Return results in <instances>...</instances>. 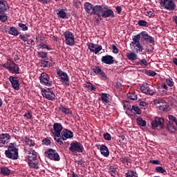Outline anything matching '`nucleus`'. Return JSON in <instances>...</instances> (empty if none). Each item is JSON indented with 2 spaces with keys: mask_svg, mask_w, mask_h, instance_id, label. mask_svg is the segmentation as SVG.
Instances as JSON below:
<instances>
[{
  "mask_svg": "<svg viewBox=\"0 0 177 177\" xmlns=\"http://www.w3.org/2000/svg\"><path fill=\"white\" fill-rule=\"evenodd\" d=\"M62 131H63V126L60 123H55L53 124V129L52 130V133L54 136L55 140L57 142V143L60 146H63L64 143L62 140H60Z\"/></svg>",
  "mask_w": 177,
  "mask_h": 177,
  "instance_id": "1",
  "label": "nucleus"
},
{
  "mask_svg": "<svg viewBox=\"0 0 177 177\" xmlns=\"http://www.w3.org/2000/svg\"><path fill=\"white\" fill-rule=\"evenodd\" d=\"M5 156L10 160H17L19 158V149L13 143H10L8 147V150L5 151Z\"/></svg>",
  "mask_w": 177,
  "mask_h": 177,
  "instance_id": "2",
  "label": "nucleus"
},
{
  "mask_svg": "<svg viewBox=\"0 0 177 177\" xmlns=\"http://www.w3.org/2000/svg\"><path fill=\"white\" fill-rule=\"evenodd\" d=\"M8 2L5 0H0V21L5 23L8 20V16L4 15L8 10Z\"/></svg>",
  "mask_w": 177,
  "mask_h": 177,
  "instance_id": "3",
  "label": "nucleus"
},
{
  "mask_svg": "<svg viewBox=\"0 0 177 177\" xmlns=\"http://www.w3.org/2000/svg\"><path fill=\"white\" fill-rule=\"evenodd\" d=\"M45 156L52 161H60V156H59L57 151L53 149H47L45 151Z\"/></svg>",
  "mask_w": 177,
  "mask_h": 177,
  "instance_id": "4",
  "label": "nucleus"
},
{
  "mask_svg": "<svg viewBox=\"0 0 177 177\" xmlns=\"http://www.w3.org/2000/svg\"><path fill=\"white\" fill-rule=\"evenodd\" d=\"M140 90L143 93L149 95V96H153V95L156 93V88L147 83L142 84L140 87Z\"/></svg>",
  "mask_w": 177,
  "mask_h": 177,
  "instance_id": "5",
  "label": "nucleus"
},
{
  "mask_svg": "<svg viewBox=\"0 0 177 177\" xmlns=\"http://www.w3.org/2000/svg\"><path fill=\"white\" fill-rule=\"evenodd\" d=\"M63 35L65 38V42L66 45L73 46L75 44V39H74V34L70 31H66L63 32Z\"/></svg>",
  "mask_w": 177,
  "mask_h": 177,
  "instance_id": "6",
  "label": "nucleus"
},
{
  "mask_svg": "<svg viewBox=\"0 0 177 177\" xmlns=\"http://www.w3.org/2000/svg\"><path fill=\"white\" fill-rule=\"evenodd\" d=\"M152 129H157L158 127H160V129H164L165 128V124H164V118L156 117L151 123Z\"/></svg>",
  "mask_w": 177,
  "mask_h": 177,
  "instance_id": "7",
  "label": "nucleus"
},
{
  "mask_svg": "<svg viewBox=\"0 0 177 177\" xmlns=\"http://www.w3.org/2000/svg\"><path fill=\"white\" fill-rule=\"evenodd\" d=\"M160 5L167 10H175V8H176V4H175L174 0H161Z\"/></svg>",
  "mask_w": 177,
  "mask_h": 177,
  "instance_id": "8",
  "label": "nucleus"
},
{
  "mask_svg": "<svg viewBox=\"0 0 177 177\" xmlns=\"http://www.w3.org/2000/svg\"><path fill=\"white\" fill-rule=\"evenodd\" d=\"M69 150L72 153H82L84 151V147L81 143L75 141L71 143Z\"/></svg>",
  "mask_w": 177,
  "mask_h": 177,
  "instance_id": "9",
  "label": "nucleus"
},
{
  "mask_svg": "<svg viewBox=\"0 0 177 177\" xmlns=\"http://www.w3.org/2000/svg\"><path fill=\"white\" fill-rule=\"evenodd\" d=\"M57 75H58L61 81L64 82V84H66L67 86H70V79L68 78V75H67V73L58 69L57 71Z\"/></svg>",
  "mask_w": 177,
  "mask_h": 177,
  "instance_id": "10",
  "label": "nucleus"
},
{
  "mask_svg": "<svg viewBox=\"0 0 177 177\" xmlns=\"http://www.w3.org/2000/svg\"><path fill=\"white\" fill-rule=\"evenodd\" d=\"M39 80L42 85H45L46 86H52V80H50L48 74L45 73H41L39 77Z\"/></svg>",
  "mask_w": 177,
  "mask_h": 177,
  "instance_id": "11",
  "label": "nucleus"
},
{
  "mask_svg": "<svg viewBox=\"0 0 177 177\" xmlns=\"http://www.w3.org/2000/svg\"><path fill=\"white\" fill-rule=\"evenodd\" d=\"M104 10L102 12V17H104V19H107V17H111V19L115 17V15H114V11L109 8V6H104Z\"/></svg>",
  "mask_w": 177,
  "mask_h": 177,
  "instance_id": "12",
  "label": "nucleus"
},
{
  "mask_svg": "<svg viewBox=\"0 0 177 177\" xmlns=\"http://www.w3.org/2000/svg\"><path fill=\"white\" fill-rule=\"evenodd\" d=\"M74 137V133L73 131L68 130V129H64L61 132V137L60 140H67V139H71V138Z\"/></svg>",
  "mask_w": 177,
  "mask_h": 177,
  "instance_id": "13",
  "label": "nucleus"
},
{
  "mask_svg": "<svg viewBox=\"0 0 177 177\" xmlns=\"http://www.w3.org/2000/svg\"><path fill=\"white\" fill-rule=\"evenodd\" d=\"M11 137L9 133H1L0 134V147H3L6 143H9Z\"/></svg>",
  "mask_w": 177,
  "mask_h": 177,
  "instance_id": "14",
  "label": "nucleus"
},
{
  "mask_svg": "<svg viewBox=\"0 0 177 177\" xmlns=\"http://www.w3.org/2000/svg\"><path fill=\"white\" fill-rule=\"evenodd\" d=\"M87 46L89 49L90 52L95 53V55H97V53H99V52H100V50H102V46H97V44H95L93 43H88L87 44Z\"/></svg>",
  "mask_w": 177,
  "mask_h": 177,
  "instance_id": "15",
  "label": "nucleus"
},
{
  "mask_svg": "<svg viewBox=\"0 0 177 177\" xmlns=\"http://www.w3.org/2000/svg\"><path fill=\"white\" fill-rule=\"evenodd\" d=\"M104 10V6L96 5L94 6L93 15H95L98 17H102Z\"/></svg>",
  "mask_w": 177,
  "mask_h": 177,
  "instance_id": "16",
  "label": "nucleus"
},
{
  "mask_svg": "<svg viewBox=\"0 0 177 177\" xmlns=\"http://www.w3.org/2000/svg\"><path fill=\"white\" fill-rule=\"evenodd\" d=\"M9 81L11 83L13 89L15 91H19L20 89V83H19V80L17 77L10 76Z\"/></svg>",
  "mask_w": 177,
  "mask_h": 177,
  "instance_id": "17",
  "label": "nucleus"
},
{
  "mask_svg": "<svg viewBox=\"0 0 177 177\" xmlns=\"http://www.w3.org/2000/svg\"><path fill=\"white\" fill-rule=\"evenodd\" d=\"M93 73H95V74H96V75H100V77H102V80H107V75H106V73H104V71H103V70H102L100 67L94 66V68H93Z\"/></svg>",
  "mask_w": 177,
  "mask_h": 177,
  "instance_id": "18",
  "label": "nucleus"
},
{
  "mask_svg": "<svg viewBox=\"0 0 177 177\" xmlns=\"http://www.w3.org/2000/svg\"><path fill=\"white\" fill-rule=\"evenodd\" d=\"M101 62L104 64H114V57L111 55L102 56Z\"/></svg>",
  "mask_w": 177,
  "mask_h": 177,
  "instance_id": "19",
  "label": "nucleus"
},
{
  "mask_svg": "<svg viewBox=\"0 0 177 177\" xmlns=\"http://www.w3.org/2000/svg\"><path fill=\"white\" fill-rule=\"evenodd\" d=\"M19 70L20 68H19V65L15 63V62H12V63H11V65L8 68V71L10 73H12V74H19Z\"/></svg>",
  "mask_w": 177,
  "mask_h": 177,
  "instance_id": "20",
  "label": "nucleus"
},
{
  "mask_svg": "<svg viewBox=\"0 0 177 177\" xmlns=\"http://www.w3.org/2000/svg\"><path fill=\"white\" fill-rule=\"evenodd\" d=\"M84 6V10L86 12V13H88L89 15H93V8H95L93 4L89 2H86Z\"/></svg>",
  "mask_w": 177,
  "mask_h": 177,
  "instance_id": "21",
  "label": "nucleus"
},
{
  "mask_svg": "<svg viewBox=\"0 0 177 177\" xmlns=\"http://www.w3.org/2000/svg\"><path fill=\"white\" fill-rule=\"evenodd\" d=\"M100 153L104 157H109L110 156V151H109V148H107V146L104 145H102L100 147Z\"/></svg>",
  "mask_w": 177,
  "mask_h": 177,
  "instance_id": "22",
  "label": "nucleus"
},
{
  "mask_svg": "<svg viewBox=\"0 0 177 177\" xmlns=\"http://www.w3.org/2000/svg\"><path fill=\"white\" fill-rule=\"evenodd\" d=\"M156 104H159V109L160 110H162L163 111H165V107L164 106H167V102L162 99H157L155 101Z\"/></svg>",
  "mask_w": 177,
  "mask_h": 177,
  "instance_id": "23",
  "label": "nucleus"
},
{
  "mask_svg": "<svg viewBox=\"0 0 177 177\" xmlns=\"http://www.w3.org/2000/svg\"><path fill=\"white\" fill-rule=\"evenodd\" d=\"M41 95L43 97H46L48 100H51V102H55V97L50 95V94L48 93V90L42 89L41 90Z\"/></svg>",
  "mask_w": 177,
  "mask_h": 177,
  "instance_id": "24",
  "label": "nucleus"
},
{
  "mask_svg": "<svg viewBox=\"0 0 177 177\" xmlns=\"http://www.w3.org/2000/svg\"><path fill=\"white\" fill-rule=\"evenodd\" d=\"M36 159H37V152L34 150L28 151V161H34Z\"/></svg>",
  "mask_w": 177,
  "mask_h": 177,
  "instance_id": "25",
  "label": "nucleus"
},
{
  "mask_svg": "<svg viewBox=\"0 0 177 177\" xmlns=\"http://www.w3.org/2000/svg\"><path fill=\"white\" fill-rule=\"evenodd\" d=\"M28 164L30 168H34V169H39V162H38V160H29Z\"/></svg>",
  "mask_w": 177,
  "mask_h": 177,
  "instance_id": "26",
  "label": "nucleus"
},
{
  "mask_svg": "<svg viewBox=\"0 0 177 177\" xmlns=\"http://www.w3.org/2000/svg\"><path fill=\"white\" fill-rule=\"evenodd\" d=\"M57 15L59 19H67V13L64 9L59 8L56 10Z\"/></svg>",
  "mask_w": 177,
  "mask_h": 177,
  "instance_id": "27",
  "label": "nucleus"
},
{
  "mask_svg": "<svg viewBox=\"0 0 177 177\" xmlns=\"http://www.w3.org/2000/svg\"><path fill=\"white\" fill-rule=\"evenodd\" d=\"M167 129L169 131V132H171V133H174L176 131V127L174 125V123L171 122H168L167 124Z\"/></svg>",
  "mask_w": 177,
  "mask_h": 177,
  "instance_id": "28",
  "label": "nucleus"
},
{
  "mask_svg": "<svg viewBox=\"0 0 177 177\" xmlns=\"http://www.w3.org/2000/svg\"><path fill=\"white\" fill-rule=\"evenodd\" d=\"M126 56L129 60H131V62H133L138 59V55L133 52L127 53Z\"/></svg>",
  "mask_w": 177,
  "mask_h": 177,
  "instance_id": "29",
  "label": "nucleus"
},
{
  "mask_svg": "<svg viewBox=\"0 0 177 177\" xmlns=\"http://www.w3.org/2000/svg\"><path fill=\"white\" fill-rule=\"evenodd\" d=\"M8 34H10V35H13L14 37H17L19 34V30H17L16 27H10L8 30Z\"/></svg>",
  "mask_w": 177,
  "mask_h": 177,
  "instance_id": "30",
  "label": "nucleus"
},
{
  "mask_svg": "<svg viewBox=\"0 0 177 177\" xmlns=\"http://www.w3.org/2000/svg\"><path fill=\"white\" fill-rule=\"evenodd\" d=\"M10 169L6 167H1V174L3 175V176H9L10 175Z\"/></svg>",
  "mask_w": 177,
  "mask_h": 177,
  "instance_id": "31",
  "label": "nucleus"
},
{
  "mask_svg": "<svg viewBox=\"0 0 177 177\" xmlns=\"http://www.w3.org/2000/svg\"><path fill=\"white\" fill-rule=\"evenodd\" d=\"M140 33L137 35H134L132 37V39L133 41H131V44H133V45H138V44H140L139 41H140Z\"/></svg>",
  "mask_w": 177,
  "mask_h": 177,
  "instance_id": "32",
  "label": "nucleus"
},
{
  "mask_svg": "<svg viewBox=\"0 0 177 177\" xmlns=\"http://www.w3.org/2000/svg\"><path fill=\"white\" fill-rule=\"evenodd\" d=\"M59 111H62V113H64V114H71V111H70V109L66 108L63 105H60L59 106Z\"/></svg>",
  "mask_w": 177,
  "mask_h": 177,
  "instance_id": "33",
  "label": "nucleus"
},
{
  "mask_svg": "<svg viewBox=\"0 0 177 177\" xmlns=\"http://www.w3.org/2000/svg\"><path fill=\"white\" fill-rule=\"evenodd\" d=\"M101 100L102 102L104 103V104H107V103H109V96H107V93H102L101 96Z\"/></svg>",
  "mask_w": 177,
  "mask_h": 177,
  "instance_id": "34",
  "label": "nucleus"
},
{
  "mask_svg": "<svg viewBox=\"0 0 177 177\" xmlns=\"http://www.w3.org/2000/svg\"><path fill=\"white\" fill-rule=\"evenodd\" d=\"M124 175L126 177H138V174L133 172L132 170H128Z\"/></svg>",
  "mask_w": 177,
  "mask_h": 177,
  "instance_id": "35",
  "label": "nucleus"
},
{
  "mask_svg": "<svg viewBox=\"0 0 177 177\" xmlns=\"http://www.w3.org/2000/svg\"><path fill=\"white\" fill-rule=\"evenodd\" d=\"M12 62L13 61L10 59H7V61L2 65V66L3 67V68H6V70H9Z\"/></svg>",
  "mask_w": 177,
  "mask_h": 177,
  "instance_id": "36",
  "label": "nucleus"
},
{
  "mask_svg": "<svg viewBox=\"0 0 177 177\" xmlns=\"http://www.w3.org/2000/svg\"><path fill=\"white\" fill-rule=\"evenodd\" d=\"M140 35L141 37V39H143V41H146L147 38L150 37V35H149V33H147V32L146 31H142L140 33Z\"/></svg>",
  "mask_w": 177,
  "mask_h": 177,
  "instance_id": "37",
  "label": "nucleus"
},
{
  "mask_svg": "<svg viewBox=\"0 0 177 177\" xmlns=\"http://www.w3.org/2000/svg\"><path fill=\"white\" fill-rule=\"evenodd\" d=\"M109 173L111 174V176L115 177L117 175V169L114 168L113 166H110L109 167Z\"/></svg>",
  "mask_w": 177,
  "mask_h": 177,
  "instance_id": "38",
  "label": "nucleus"
},
{
  "mask_svg": "<svg viewBox=\"0 0 177 177\" xmlns=\"http://www.w3.org/2000/svg\"><path fill=\"white\" fill-rule=\"evenodd\" d=\"M28 37H30V34H24V35H20L19 36V38L21 39V41H24V42H27V40L28 39Z\"/></svg>",
  "mask_w": 177,
  "mask_h": 177,
  "instance_id": "39",
  "label": "nucleus"
},
{
  "mask_svg": "<svg viewBox=\"0 0 177 177\" xmlns=\"http://www.w3.org/2000/svg\"><path fill=\"white\" fill-rule=\"evenodd\" d=\"M136 52L137 53H140L143 52V46L140 45V43L136 44Z\"/></svg>",
  "mask_w": 177,
  "mask_h": 177,
  "instance_id": "40",
  "label": "nucleus"
},
{
  "mask_svg": "<svg viewBox=\"0 0 177 177\" xmlns=\"http://www.w3.org/2000/svg\"><path fill=\"white\" fill-rule=\"evenodd\" d=\"M137 122L140 127H146V120H143L142 118H138Z\"/></svg>",
  "mask_w": 177,
  "mask_h": 177,
  "instance_id": "41",
  "label": "nucleus"
},
{
  "mask_svg": "<svg viewBox=\"0 0 177 177\" xmlns=\"http://www.w3.org/2000/svg\"><path fill=\"white\" fill-rule=\"evenodd\" d=\"M25 142L27 143V145L30 147L31 146H35V142L32 140H30L28 138L25 137Z\"/></svg>",
  "mask_w": 177,
  "mask_h": 177,
  "instance_id": "42",
  "label": "nucleus"
},
{
  "mask_svg": "<svg viewBox=\"0 0 177 177\" xmlns=\"http://www.w3.org/2000/svg\"><path fill=\"white\" fill-rule=\"evenodd\" d=\"M18 27L21 28L22 31H27L28 30V27L23 23H19Z\"/></svg>",
  "mask_w": 177,
  "mask_h": 177,
  "instance_id": "43",
  "label": "nucleus"
},
{
  "mask_svg": "<svg viewBox=\"0 0 177 177\" xmlns=\"http://www.w3.org/2000/svg\"><path fill=\"white\" fill-rule=\"evenodd\" d=\"M37 53L39 55V57H41V59H46V57H48V53H46V52L39 51Z\"/></svg>",
  "mask_w": 177,
  "mask_h": 177,
  "instance_id": "44",
  "label": "nucleus"
},
{
  "mask_svg": "<svg viewBox=\"0 0 177 177\" xmlns=\"http://www.w3.org/2000/svg\"><path fill=\"white\" fill-rule=\"evenodd\" d=\"M155 169L157 172H159L160 174H165V172H167L166 169H164L162 167L160 166L156 167Z\"/></svg>",
  "mask_w": 177,
  "mask_h": 177,
  "instance_id": "45",
  "label": "nucleus"
},
{
  "mask_svg": "<svg viewBox=\"0 0 177 177\" xmlns=\"http://www.w3.org/2000/svg\"><path fill=\"white\" fill-rule=\"evenodd\" d=\"M127 97L131 99V100H136L138 99V95L136 93H129Z\"/></svg>",
  "mask_w": 177,
  "mask_h": 177,
  "instance_id": "46",
  "label": "nucleus"
},
{
  "mask_svg": "<svg viewBox=\"0 0 177 177\" xmlns=\"http://www.w3.org/2000/svg\"><path fill=\"white\" fill-rule=\"evenodd\" d=\"M147 75H149V77H156L157 73L154 71H147L146 73Z\"/></svg>",
  "mask_w": 177,
  "mask_h": 177,
  "instance_id": "47",
  "label": "nucleus"
},
{
  "mask_svg": "<svg viewBox=\"0 0 177 177\" xmlns=\"http://www.w3.org/2000/svg\"><path fill=\"white\" fill-rule=\"evenodd\" d=\"M138 26H140L142 27H147V21L145 20H139L138 21Z\"/></svg>",
  "mask_w": 177,
  "mask_h": 177,
  "instance_id": "48",
  "label": "nucleus"
},
{
  "mask_svg": "<svg viewBox=\"0 0 177 177\" xmlns=\"http://www.w3.org/2000/svg\"><path fill=\"white\" fill-rule=\"evenodd\" d=\"M166 84L168 86H174V80L172 78H168L166 80Z\"/></svg>",
  "mask_w": 177,
  "mask_h": 177,
  "instance_id": "49",
  "label": "nucleus"
},
{
  "mask_svg": "<svg viewBox=\"0 0 177 177\" xmlns=\"http://www.w3.org/2000/svg\"><path fill=\"white\" fill-rule=\"evenodd\" d=\"M132 110H133L136 114H141L142 112L140 111V109H139V106L133 105L132 106Z\"/></svg>",
  "mask_w": 177,
  "mask_h": 177,
  "instance_id": "50",
  "label": "nucleus"
},
{
  "mask_svg": "<svg viewBox=\"0 0 177 177\" xmlns=\"http://www.w3.org/2000/svg\"><path fill=\"white\" fill-rule=\"evenodd\" d=\"M86 87L88 88L90 91H93L94 92L96 91V88L93 86V84H92L91 83H87Z\"/></svg>",
  "mask_w": 177,
  "mask_h": 177,
  "instance_id": "51",
  "label": "nucleus"
},
{
  "mask_svg": "<svg viewBox=\"0 0 177 177\" xmlns=\"http://www.w3.org/2000/svg\"><path fill=\"white\" fill-rule=\"evenodd\" d=\"M41 67H44V68L46 67H50V64L48 61H43L41 62Z\"/></svg>",
  "mask_w": 177,
  "mask_h": 177,
  "instance_id": "52",
  "label": "nucleus"
},
{
  "mask_svg": "<svg viewBox=\"0 0 177 177\" xmlns=\"http://www.w3.org/2000/svg\"><path fill=\"white\" fill-rule=\"evenodd\" d=\"M42 143L45 146H50V140H49L48 138H45L44 140H42Z\"/></svg>",
  "mask_w": 177,
  "mask_h": 177,
  "instance_id": "53",
  "label": "nucleus"
},
{
  "mask_svg": "<svg viewBox=\"0 0 177 177\" xmlns=\"http://www.w3.org/2000/svg\"><path fill=\"white\" fill-rule=\"evenodd\" d=\"M24 117H26L28 120H31L32 118V114H31V112L28 111V113L24 115Z\"/></svg>",
  "mask_w": 177,
  "mask_h": 177,
  "instance_id": "54",
  "label": "nucleus"
},
{
  "mask_svg": "<svg viewBox=\"0 0 177 177\" xmlns=\"http://www.w3.org/2000/svg\"><path fill=\"white\" fill-rule=\"evenodd\" d=\"M39 46H40V48H42V49H47V50H50V48H49V46L46 44H40Z\"/></svg>",
  "mask_w": 177,
  "mask_h": 177,
  "instance_id": "55",
  "label": "nucleus"
},
{
  "mask_svg": "<svg viewBox=\"0 0 177 177\" xmlns=\"http://www.w3.org/2000/svg\"><path fill=\"white\" fill-rule=\"evenodd\" d=\"M145 41L146 42H149V44H154V39L151 36H149L148 38H147V40Z\"/></svg>",
  "mask_w": 177,
  "mask_h": 177,
  "instance_id": "56",
  "label": "nucleus"
},
{
  "mask_svg": "<svg viewBox=\"0 0 177 177\" xmlns=\"http://www.w3.org/2000/svg\"><path fill=\"white\" fill-rule=\"evenodd\" d=\"M26 42H27L28 45H32V46H34V45H35V41H34V40H32V39H28Z\"/></svg>",
  "mask_w": 177,
  "mask_h": 177,
  "instance_id": "57",
  "label": "nucleus"
},
{
  "mask_svg": "<svg viewBox=\"0 0 177 177\" xmlns=\"http://www.w3.org/2000/svg\"><path fill=\"white\" fill-rule=\"evenodd\" d=\"M104 138L105 140H111V136L109 133L104 134Z\"/></svg>",
  "mask_w": 177,
  "mask_h": 177,
  "instance_id": "58",
  "label": "nucleus"
},
{
  "mask_svg": "<svg viewBox=\"0 0 177 177\" xmlns=\"http://www.w3.org/2000/svg\"><path fill=\"white\" fill-rule=\"evenodd\" d=\"M140 66H147V61L145 59L140 60Z\"/></svg>",
  "mask_w": 177,
  "mask_h": 177,
  "instance_id": "59",
  "label": "nucleus"
},
{
  "mask_svg": "<svg viewBox=\"0 0 177 177\" xmlns=\"http://www.w3.org/2000/svg\"><path fill=\"white\" fill-rule=\"evenodd\" d=\"M149 162H151V164H153V165H160V160H150Z\"/></svg>",
  "mask_w": 177,
  "mask_h": 177,
  "instance_id": "60",
  "label": "nucleus"
},
{
  "mask_svg": "<svg viewBox=\"0 0 177 177\" xmlns=\"http://www.w3.org/2000/svg\"><path fill=\"white\" fill-rule=\"evenodd\" d=\"M112 49L113 53H118V48H117V46L115 45L112 46Z\"/></svg>",
  "mask_w": 177,
  "mask_h": 177,
  "instance_id": "61",
  "label": "nucleus"
},
{
  "mask_svg": "<svg viewBox=\"0 0 177 177\" xmlns=\"http://www.w3.org/2000/svg\"><path fill=\"white\" fill-rule=\"evenodd\" d=\"M120 161L123 163L125 164V162H128V158L127 157H122L120 158Z\"/></svg>",
  "mask_w": 177,
  "mask_h": 177,
  "instance_id": "62",
  "label": "nucleus"
},
{
  "mask_svg": "<svg viewBox=\"0 0 177 177\" xmlns=\"http://www.w3.org/2000/svg\"><path fill=\"white\" fill-rule=\"evenodd\" d=\"M115 10L117 11V13L120 15V13H121V11L122 10V8H121V6H116Z\"/></svg>",
  "mask_w": 177,
  "mask_h": 177,
  "instance_id": "63",
  "label": "nucleus"
},
{
  "mask_svg": "<svg viewBox=\"0 0 177 177\" xmlns=\"http://www.w3.org/2000/svg\"><path fill=\"white\" fill-rule=\"evenodd\" d=\"M140 106L142 107H147V104L145 101H142L140 102Z\"/></svg>",
  "mask_w": 177,
  "mask_h": 177,
  "instance_id": "64",
  "label": "nucleus"
}]
</instances>
